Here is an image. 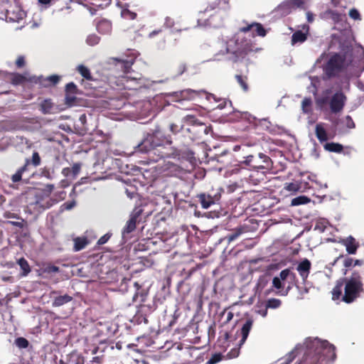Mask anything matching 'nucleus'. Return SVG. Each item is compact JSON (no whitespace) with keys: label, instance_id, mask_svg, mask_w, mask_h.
Listing matches in <instances>:
<instances>
[{"label":"nucleus","instance_id":"nucleus-51","mask_svg":"<svg viewBox=\"0 0 364 364\" xmlns=\"http://www.w3.org/2000/svg\"><path fill=\"white\" fill-rule=\"evenodd\" d=\"M4 218H15L20 219V216L18 214L11 213L10 211H5L4 213Z\"/></svg>","mask_w":364,"mask_h":364},{"label":"nucleus","instance_id":"nucleus-39","mask_svg":"<svg viewBox=\"0 0 364 364\" xmlns=\"http://www.w3.org/2000/svg\"><path fill=\"white\" fill-rule=\"evenodd\" d=\"M40 175L41 176L45 177L48 179L52 178V173L50 171V168L47 166H45L40 169Z\"/></svg>","mask_w":364,"mask_h":364},{"label":"nucleus","instance_id":"nucleus-29","mask_svg":"<svg viewBox=\"0 0 364 364\" xmlns=\"http://www.w3.org/2000/svg\"><path fill=\"white\" fill-rule=\"evenodd\" d=\"M235 79H236L237 82H238V84L242 87V89L245 92H247L249 90V87H248V84H247V77L243 76L241 75H236Z\"/></svg>","mask_w":364,"mask_h":364},{"label":"nucleus","instance_id":"nucleus-16","mask_svg":"<svg viewBox=\"0 0 364 364\" xmlns=\"http://www.w3.org/2000/svg\"><path fill=\"white\" fill-rule=\"evenodd\" d=\"M82 168V164L75 163L72 167H65L62 170V174L67 178L75 179L78 176Z\"/></svg>","mask_w":364,"mask_h":364},{"label":"nucleus","instance_id":"nucleus-55","mask_svg":"<svg viewBox=\"0 0 364 364\" xmlns=\"http://www.w3.org/2000/svg\"><path fill=\"white\" fill-rule=\"evenodd\" d=\"M343 265L346 268L353 266V259L348 257H346L343 260Z\"/></svg>","mask_w":364,"mask_h":364},{"label":"nucleus","instance_id":"nucleus-28","mask_svg":"<svg viewBox=\"0 0 364 364\" xmlns=\"http://www.w3.org/2000/svg\"><path fill=\"white\" fill-rule=\"evenodd\" d=\"M282 304V301L279 299L272 298L265 301L264 306L266 309H275L279 308Z\"/></svg>","mask_w":364,"mask_h":364},{"label":"nucleus","instance_id":"nucleus-50","mask_svg":"<svg viewBox=\"0 0 364 364\" xmlns=\"http://www.w3.org/2000/svg\"><path fill=\"white\" fill-rule=\"evenodd\" d=\"M353 52L356 53L358 55V59L353 60V61L356 62L360 60L364 55V50L363 48H356L355 49H354Z\"/></svg>","mask_w":364,"mask_h":364},{"label":"nucleus","instance_id":"nucleus-22","mask_svg":"<svg viewBox=\"0 0 364 364\" xmlns=\"http://www.w3.org/2000/svg\"><path fill=\"white\" fill-rule=\"evenodd\" d=\"M55 186L53 184H47L44 186L43 188L41 190V194L38 196V199L36 202L38 200H43L44 202L46 201L47 199H48L52 193V192L54 191Z\"/></svg>","mask_w":364,"mask_h":364},{"label":"nucleus","instance_id":"nucleus-27","mask_svg":"<svg viewBox=\"0 0 364 364\" xmlns=\"http://www.w3.org/2000/svg\"><path fill=\"white\" fill-rule=\"evenodd\" d=\"M53 107V104L50 100H45L41 104V110L45 114H50L52 113Z\"/></svg>","mask_w":364,"mask_h":364},{"label":"nucleus","instance_id":"nucleus-19","mask_svg":"<svg viewBox=\"0 0 364 364\" xmlns=\"http://www.w3.org/2000/svg\"><path fill=\"white\" fill-rule=\"evenodd\" d=\"M253 324V321L251 319H247L245 323L243 324L242 328H241V334H242V338L240 341V345H242L246 339L248 337L249 333L252 328Z\"/></svg>","mask_w":364,"mask_h":364},{"label":"nucleus","instance_id":"nucleus-4","mask_svg":"<svg viewBox=\"0 0 364 364\" xmlns=\"http://www.w3.org/2000/svg\"><path fill=\"white\" fill-rule=\"evenodd\" d=\"M235 43H236L233 41L229 42L227 45L225 46V50H221L219 53L215 54V59L220 60V58H219L220 55H227V59L232 61H237L239 58H243L247 53L252 50L251 46L248 44L234 49L232 48V46Z\"/></svg>","mask_w":364,"mask_h":364},{"label":"nucleus","instance_id":"nucleus-25","mask_svg":"<svg viewBox=\"0 0 364 364\" xmlns=\"http://www.w3.org/2000/svg\"><path fill=\"white\" fill-rule=\"evenodd\" d=\"M17 264L20 266V268L22 270V276H27L31 272L30 265L24 257L20 258L17 261Z\"/></svg>","mask_w":364,"mask_h":364},{"label":"nucleus","instance_id":"nucleus-38","mask_svg":"<svg viewBox=\"0 0 364 364\" xmlns=\"http://www.w3.org/2000/svg\"><path fill=\"white\" fill-rule=\"evenodd\" d=\"M309 201V199L306 196H299L294 198L291 200L292 205H299L301 204H306Z\"/></svg>","mask_w":364,"mask_h":364},{"label":"nucleus","instance_id":"nucleus-9","mask_svg":"<svg viewBox=\"0 0 364 364\" xmlns=\"http://www.w3.org/2000/svg\"><path fill=\"white\" fill-rule=\"evenodd\" d=\"M280 276L282 280L289 279V285L282 293L283 295H287L293 286L299 289L298 279L295 273L291 272L289 269H285L281 271Z\"/></svg>","mask_w":364,"mask_h":364},{"label":"nucleus","instance_id":"nucleus-35","mask_svg":"<svg viewBox=\"0 0 364 364\" xmlns=\"http://www.w3.org/2000/svg\"><path fill=\"white\" fill-rule=\"evenodd\" d=\"M282 279L281 278V276L279 277H275L273 278L272 280V286L275 289L279 290L280 292H282L284 290V284L282 283Z\"/></svg>","mask_w":364,"mask_h":364},{"label":"nucleus","instance_id":"nucleus-57","mask_svg":"<svg viewBox=\"0 0 364 364\" xmlns=\"http://www.w3.org/2000/svg\"><path fill=\"white\" fill-rule=\"evenodd\" d=\"M16 65L18 68H23L25 65V59L23 56H18L16 61Z\"/></svg>","mask_w":364,"mask_h":364},{"label":"nucleus","instance_id":"nucleus-36","mask_svg":"<svg viewBox=\"0 0 364 364\" xmlns=\"http://www.w3.org/2000/svg\"><path fill=\"white\" fill-rule=\"evenodd\" d=\"M15 344L19 348H26L29 346L28 341L23 337H18L15 340Z\"/></svg>","mask_w":364,"mask_h":364},{"label":"nucleus","instance_id":"nucleus-61","mask_svg":"<svg viewBox=\"0 0 364 364\" xmlns=\"http://www.w3.org/2000/svg\"><path fill=\"white\" fill-rule=\"evenodd\" d=\"M248 145L247 144H242V145H235L233 146L232 150L234 151H238L240 149H242L243 151H245V149L247 148Z\"/></svg>","mask_w":364,"mask_h":364},{"label":"nucleus","instance_id":"nucleus-47","mask_svg":"<svg viewBox=\"0 0 364 364\" xmlns=\"http://www.w3.org/2000/svg\"><path fill=\"white\" fill-rule=\"evenodd\" d=\"M112 234L107 233L102 235L97 241V245H102L105 244L111 237Z\"/></svg>","mask_w":364,"mask_h":364},{"label":"nucleus","instance_id":"nucleus-60","mask_svg":"<svg viewBox=\"0 0 364 364\" xmlns=\"http://www.w3.org/2000/svg\"><path fill=\"white\" fill-rule=\"evenodd\" d=\"M220 360V355L218 354L214 355L210 360L208 361V363L210 364H214L217 362H218Z\"/></svg>","mask_w":364,"mask_h":364},{"label":"nucleus","instance_id":"nucleus-34","mask_svg":"<svg viewBox=\"0 0 364 364\" xmlns=\"http://www.w3.org/2000/svg\"><path fill=\"white\" fill-rule=\"evenodd\" d=\"M100 38L96 34H90L86 38V43L90 46H94L99 43Z\"/></svg>","mask_w":364,"mask_h":364},{"label":"nucleus","instance_id":"nucleus-48","mask_svg":"<svg viewBox=\"0 0 364 364\" xmlns=\"http://www.w3.org/2000/svg\"><path fill=\"white\" fill-rule=\"evenodd\" d=\"M349 16L351 18L354 20H358L360 18V14L358 11L355 9H352L349 11Z\"/></svg>","mask_w":364,"mask_h":364},{"label":"nucleus","instance_id":"nucleus-24","mask_svg":"<svg viewBox=\"0 0 364 364\" xmlns=\"http://www.w3.org/2000/svg\"><path fill=\"white\" fill-rule=\"evenodd\" d=\"M306 38V34L300 31H296L291 36V44L294 46L296 43H302Z\"/></svg>","mask_w":364,"mask_h":364},{"label":"nucleus","instance_id":"nucleus-52","mask_svg":"<svg viewBox=\"0 0 364 364\" xmlns=\"http://www.w3.org/2000/svg\"><path fill=\"white\" fill-rule=\"evenodd\" d=\"M240 354L239 348H232L228 353V356L230 358H237Z\"/></svg>","mask_w":364,"mask_h":364},{"label":"nucleus","instance_id":"nucleus-23","mask_svg":"<svg viewBox=\"0 0 364 364\" xmlns=\"http://www.w3.org/2000/svg\"><path fill=\"white\" fill-rule=\"evenodd\" d=\"M89 242L87 237H78L74 239V250L75 252L83 250L87 245Z\"/></svg>","mask_w":364,"mask_h":364},{"label":"nucleus","instance_id":"nucleus-62","mask_svg":"<svg viewBox=\"0 0 364 364\" xmlns=\"http://www.w3.org/2000/svg\"><path fill=\"white\" fill-rule=\"evenodd\" d=\"M306 18H307L308 22L312 23L314 20V14L311 13V11H307L306 12Z\"/></svg>","mask_w":364,"mask_h":364},{"label":"nucleus","instance_id":"nucleus-7","mask_svg":"<svg viewBox=\"0 0 364 364\" xmlns=\"http://www.w3.org/2000/svg\"><path fill=\"white\" fill-rule=\"evenodd\" d=\"M143 212L144 210L141 206H137L133 209L130 214L129 219L123 228V237H125L126 235L132 232L136 229V224L141 221V215Z\"/></svg>","mask_w":364,"mask_h":364},{"label":"nucleus","instance_id":"nucleus-8","mask_svg":"<svg viewBox=\"0 0 364 364\" xmlns=\"http://www.w3.org/2000/svg\"><path fill=\"white\" fill-rule=\"evenodd\" d=\"M66 197V192L65 191H60L55 192L51 198H49L46 200V202L42 200H38L36 202V205L40 208H42L43 210L48 209L52 207L53 205L58 203V202L63 200Z\"/></svg>","mask_w":364,"mask_h":364},{"label":"nucleus","instance_id":"nucleus-18","mask_svg":"<svg viewBox=\"0 0 364 364\" xmlns=\"http://www.w3.org/2000/svg\"><path fill=\"white\" fill-rule=\"evenodd\" d=\"M294 9L290 1V0H286L279 4L277 8V12L282 16H287L294 11Z\"/></svg>","mask_w":364,"mask_h":364},{"label":"nucleus","instance_id":"nucleus-5","mask_svg":"<svg viewBox=\"0 0 364 364\" xmlns=\"http://www.w3.org/2000/svg\"><path fill=\"white\" fill-rule=\"evenodd\" d=\"M345 65L344 59L340 54L333 55L323 68L326 75L332 77L338 73Z\"/></svg>","mask_w":364,"mask_h":364},{"label":"nucleus","instance_id":"nucleus-59","mask_svg":"<svg viewBox=\"0 0 364 364\" xmlns=\"http://www.w3.org/2000/svg\"><path fill=\"white\" fill-rule=\"evenodd\" d=\"M132 64H133V60H131V61L127 60V61L123 62L124 71L125 73H128L129 70L131 68V66Z\"/></svg>","mask_w":364,"mask_h":364},{"label":"nucleus","instance_id":"nucleus-17","mask_svg":"<svg viewBox=\"0 0 364 364\" xmlns=\"http://www.w3.org/2000/svg\"><path fill=\"white\" fill-rule=\"evenodd\" d=\"M343 245L349 255H355L359 247V243L356 242L355 239L352 236L348 237L343 241Z\"/></svg>","mask_w":364,"mask_h":364},{"label":"nucleus","instance_id":"nucleus-12","mask_svg":"<svg viewBox=\"0 0 364 364\" xmlns=\"http://www.w3.org/2000/svg\"><path fill=\"white\" fill-rule=\"evenodd\" d=\"M346 97L342 92H336L332 97L330 103L331 109L333 112L341 111L344 107Z\"/></svg>","mask_w":364,"mask_h":364},{"label":"nucleus","instance_id":"nucleus-63","mask_svg":"<svg viewBox=\"0 0 364 364\" xmlns=\"http://www.w3.org/2000/svg\"><path fill=\"white\" fill-rule=\"evenodd\" d=\"M48 270L49 272H58L60 271V268L55 265H51L48 267Z\"/></svg>","mask_w":364,"mask_h":364},{"label":"nucleus","instance_id":"nucleus-1","mask_svg":"<svg viewBox=\"0 0 364 364\" xmlns=\"http://www.w3.org/2000/svg\"><path fill=\"white\" fill-rule=\"evenodd\" d=\"M364 294V284L361 272L358 270L351 272L350 275L337 280L332 290V299L350 304Z\"/></svg>","mask_w":364,"mask_h":364},{"label":"nucleus","instance_id":"nucleus-30","mask_svg":"<svg viewBox=\"0 0 364 364\" xmlns=\"http://www.w3.org/2000/svg\"><path fill=\"white\" fill-rule=\"evenodd\" d=\"M243 230L241 228L235 229L231 233L228 234L225 239L230 243L234 240H235L242 233Z\"/></svg>","mask_w":364,"mask_h":364},{"label":"nucleus","instance_id":"nucleus-46","mask_svg":"<svg viewBox=\"0 0 364 364\" xmlns=\"http://www.w3.org/2000/svg\"><path fill=\"white\" fill-rule=\"evenodd\" d=\"M311 141L313 144V149H312V155L315 156L316 158H318L319 156V151L320 149L319 146L316 144V141L314 139H311Z\"/></svg>","mask_w":364,"mask_h":364},{"label":"nucleus","instance_id":"nucleus-6","mask_svg":"<svg viewBox=\"0 0 364 364\" xmlns=\"http://www.w3.org/2000/svg\"><path fill=\"white\" fill-rule=\"evenodd\" d=\"M41 159L39 154L34 151L32 154L31 159H26L25 164L23 166L20 167L16 172L13 174L11 179L13 183H18L22 180L23 173L28 171V166L33 165L34 167H37L41 164Z\"/></svg>","mask_w":364,"mask_h":364},{"label":"nucleus","instance_id":"nucleus-21","mask_svg":"<svg viewBox=\"0 0 364 364\" xmlns=\"http://www.w3.org/2000/svg\"><path fill=\"white\" fill-rule=\"evenodd\" d=\"M73 300V297L68 294L58 296L55 297L53 301L52 306L54 307L61 306L65 304L69 303Z\"/></svg>","mask_w":364,"mask_h":364},{"label":"nucleus","instance_id":"nucleus-3","mask_svg":"<svg viewBox=\"0 0 364 364\" xmlns=\"http://www.w3.org/2000/svg\"><path fill=\"white\" fill-rule=\"evenodd\" d=\"M245 160L236 164L229 171L231 174L237 173L242 169V166H246L252 170L268 171L272 168V161L269 156L263 153H255L246 156Z\"/></svg>","mask_w":364,"mask_h":364},{"label":"nucleus","instance_id":"nucleus-40","mask_svg":"<svg viewBox=\"0 0 364 364\" xmlns=\"http://www.w3.org/2000/svg\"><path fill=\"white\" fill-rule=\"evenodd\" d=\"M316 136H326V129L322 124H318L316 126Z\"/></svg>","mask_w":364,"mask_h":364},{"label":"nucleus","instance_id":"nucleus-33","mask_svg":"<svg viewBox=\"0 0 364 364\" xmlns=\"http://www.w3.org/2000/svg\"><path fill=\"white\" fill-rule=\"evenodd\" d=\"M77 70L85 79L90 80L92 78L90 70L83 65H78L77 68Z\"/></svg>","mask_w":364,"mask_h":364},{"label":"nucleus","instance_id":"nucleus-15","mask_svg":"<svg viewBox=\"0 0 364 364\" xmlns=\"http://www.w3.org/2000/svg\"><path fill=\"white\" fill-rule=\"evenodd\" d=\"M319 139L320 144L323 146V148L330 152L335 153H341L343 151V146L342 144L335 142H328L327 139L328 138H318Z\"/></svg>","mask_w":364,"mask_h":364},{"label":"nucleus","instance_id":"nucleus-64","mask_svg":"<svg viewBox=\"0 0 364 364\" xmlns=\"http://www.w3.org/2000/svg\"><path fill=\"white\" fill-rule=\"evenodd\" d=\"M60 186L62 188H67L70 186V182L68 180H62L60 182Z\"/></svg>","mask_w":364,"mask_h":364},{"label":"nucleus","instance_id":"nucleus-20","mask_svg":"<svg viewBox=\"0 0 364 364\" xmlns=\"http://www.w3.org/2000/svg\"><path fill=\"white\" fill-rule=\"evenodd\" d=\"M97 30L102 34H108L112 31V24L107 20H102L97 23Z\"/></svg>","mask_w":364,"mask_h":364},{"label":"nucleus","instance_id":"nucleus-26","mask_svg":"<svg viewBox=\"0 0 364 364\" xmlns=\"http://www.w3.org/2000/svg\"><path fill=\"white\" fill-rule=\"evenodd\" d=\"M9 80L11 83L15 85H21L26 81V78L25 76L18 73L10 74Z\"/></svg>","mask_w":364,"mask_h":364},{"label":"nucleus","instance_id":"nucleus-56","mask_svg":"<svg viewBox=\"0 0 364 364\" xmlns=\"http://www.w3.org/2000/svg\"><path fill=\"white\" fill-rule=\"evenodd\" d=\"M48 80L50 82L52 85L57 84L60 80V77L58 75H50L48 77Z\"/></svg>","mask_w":364,"mask_h":364},{"label":"nucleus","instance_id":"nucleus-43","mask_svg":"<svg viewBox=\"0 0 364 364\" xmlns=\"http://www.w3.org/2000/svg\"><path fill=\"white\" fill-rule=\"evenodd\" d=\"M300 188L301 187L299 183H294V182L287 183L285 187V188L287 191H291V192H296L300 189Z\"/></svg>","mask_w":364,"mask_h":364},{"label":"nucleus","instance_id":"nucleus-45","mask_svg":"<svg viewBox=\"0 0 364 364\" xmlns=\"http://www.w3.org/2000/svg\"><path fill=\"white\" fill-rule=\"evenodd\" d=\"M199 129L205 135L213 134V130H212L211 126H206L205 124H202L199 126Z\"/></svg>","mask_w":364,"mask_h":364},{"label":"nucleus","instance_id":"nucleus-14","mask_svg":"<svg viewBox=\"0 0 364 364\" xmlns=\"http://www.w3.org/2000/svg\"><path fill=\"white\" fill-rule=\"evenodd\" d=\"M311 268V263L308 259H303L296 267V270L298 271L304 282H306L307 280Z\"/></svg>","mask_w":364,"mask_h":364},{"label":"nucleus","instance_id":"nucleus-58","mask_svg":"<svg viewBox=\"0 0 364 364\" xmlns=\"http://www.w3.org/2000/svg\"><path fill=\"white\" fill-rule=\"evenodd\" d=\"M174 25V21L171 17H166L165 18L164 26L167 28H172Z\"/></svg>","mask_w":364,"mask_h":364},{"label":"nucleus","instance_id":"nucleus-37","mask_svg":"<svg viewBox=\"0 0 364 364\" xmlns=\"http://www.w3.org/2000/svg\"><path fill=\"white\" fill-rule=\"evenodd\" d=\"M21 139V146L19 149L21 151H24L25 150H28L31 149L33 144L27 139V138H20Z\"/></svg>","mask_w":364,"mask_h":364},{"label":"nucleus","instance_id":"nucleus-10","mask_svg":"<svg viewBox=\"0 0 364 364\" xmlns=\"http://www.w3.org/2000/svg\"><path fill=\"white\" fill-rule=\"evenodd\" d=\"M197 198L201 207L204 209H207L220 200V194L215 193L214 196H211L206 193H200L197 196Z\"/></svg>","mask_w":364,"mask_h":364},{"label":"nucleus","instance_id":"nucleus-2","mask_svg":"<svg viewBox=\"0 0 364 364\" xmlns=\"http://www.w3.org/2000/svg\"><path fill=\"white\" fill-rule=\"evenodd\" d=\"M171 144L167 138H144L137 148L139 152L148 154L150 161L157 162L176 154V150Z\"/></svg>","mask_w":364,"mask_h":364},{"label":"nucleus","instance_id":"nucleus-49","mask_svg":"<svg viewBox=\"0 0 364 364\" xmlns=\"http://www.w3.org/2000/svg\"><path fill=\"white\" fill-rule=\"evenodd\" d=\"M225 314H226V318L224 321V324H227L232 319L234 314L232 311L227 312L226 310H224L223 312L222 313V316H224Z\"/></svg>","mask_w":364,"mask_h":364},{"label":"nucleus","instance_id":"nucleus-32","mask_svg":"<svg viewBox=\"0 0 364 364\" xmlns=\"http://www.w3.org/2000/svg\"><path fill=\"white\" fill-rule=\"evenodd\" d=\"M310 0H290L294 10L296 9H305Z\"/></svg>","mask_w":364,"mask_h":364},{"label":"nucleus","instance_id":"nucleus-44","mask_svg":"<svg viewBox=\"0 0 364 364\" xmlns=\"http://www.w3.org/2000/svg\"><path fill=\"white\" fill-rule=\"evenodd\" d=\"M329 14L331 15V18H332V20H333L336 22L343 21L344 18V16L333 11H329Z\"/></svg>","mask_w":364,"mask_h":364},{"label":"nucleus","instance_id":"nucleus-31","mask_svg":"<svg viewBox=\"0 0 364 364\" xmlns=\"http://www.w3.org/2000/svg\"><path fill=\"white\" fill-rule=\"evenodd\" d=\"M75 94L67 93L65 94V102L68 107H73L77 105V98Z\"/></svg>","mask_w":364,"mask_h":364},{"label":"nucleus","instance_id":"nucleus-41","mask_svg":"<svg viewBox=\"0 0 364 364\" xmlns=\"http://www.w3.org/2000/svg\"><path fill=\"white\" fill-rule=\"evenodd\" d=\"M311 105V100L310 98H304L301 103V107L304 112L308 113L309 112V108Z\"/></svg>","mask_w":364,"mask_h":364},{"label":"nucleus","instance_id":"nucleus-53","mask_svg":"<svg viewBox=\"0 0 364 364\" xmlns=\"http://www.w3.org/2000/svg\"><path fill=\"white\" fill-rule=\"evenodd\" d=\"M272 142L276 144L277 146H281V147H286L287 144L286 142L279 138L272 139Z\"/></svg>","mask_w":364,"mask_h":364},{"label":"nucleus","instance_id":"nucleus-11","mask_svg":"<svg viewBox=\"0 0 364 364\" xmlns=\"http://www.w3.org/2000/svg\"><path fill=\"white\" fill-rule=\"evenodd\" d=\"M259 125L262 128L266 129L269 131V134L274 135H291L288 130L283 127L274 126L267 119H262L259 122Z\"/></svg>","mask_w":364,"mask_h":364},{"label":"nucleus","instance_id":"nucleus-54","mask_svg":"<svg viewBox=\"0 0 364 364\" xmlns=\"http://www.w3.org/2000/svg\"><path fill=\"white\" fill-rule=\"evenodd\" d=\"M20 220H21V222L8 221V223H10L15 227H17L19 228H23L24 226V220L23 218H21V217H20Z\"/></svg>","mask_w":364,"mask_h":364},{"label":"nucleus","instance_id":"nucleus-42","mask_svg":"<svg viewBox=\"0 0 364 364\" xmlns=\"http://www.w3.org/2000/svg\"><path fill=\"white\" fill-rule=\"evenodd\" d=\"M77 91V86L73 82H70L66 85L65 87V94L67 93H71V94H76Z\"/></svg>","mask_w":364,"mask_h":364},{"label":"nucleus","instance_id":"nucleus-13","mask_svg":"<svg viewBox=\"0 0 364 364\" xmlns=\"http://www.w3.org/2000/svg\"><path fill=\"white\" fill-rule=\"evenodd\" d=\"M240 31L242 33H247L248 31L252 32V36H259L264 37L266 36V31L262 26V25L259 23H252L250 24L247 25L246 26L242 27L240 28Z\"/></svg>","mask_w":364,"mask_h":364}]
</instances>
